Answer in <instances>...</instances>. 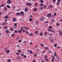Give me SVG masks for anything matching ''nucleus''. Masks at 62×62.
Here are the masks:
<instances>
[{
  "label": "nucleus",
  "mask_w": 62,
  "mask_h": 62,
  "mask_svg": "<svg viewBox=\"0 0 62 62\" xmlns=\"http://www.w3.org/2000/svg\"><path fill=\"white\" fill-rule=\"evenodd\" d=\"M26 6H31V5H32V4L31 3H27L26 4Z\"/></svg>",
  "instance_id": "nucleus-1"
},
{
  "label": "nucleus",
  "mask_w": 62,
  "mask_h": 62,
  "mask_svg": "<svg viewBox=\"0 0 62 62\" xmlns=\"http://www.w3.org/2000/svg\"><path fill=\"white\" fill-rule=\"evenodd\" d=\"M13 21L14 22L16 21H17V19L15 18H13L12 19Z\"/></svg>",
  "instance_id": "nucleus-2"
},
{
  "label": "nucleus",
  "mask_w": 62,
  "mask_h": 62,
  "mask_svg": "<svg viewBox=\"0 0 62 62\" xmlns=\"http://www.w3.org/2000/svg\"><path fill=\"white\" fill-rule=\"evenodd\" d=\"M54 56L56 57L57 58V54H56V52H54Z\"/></svg>",
  "instance_id": "nucleus-3"
},
{
  "label": "nucleus",
  "mask_w": 62,
  "mask_h": 62,
  "mask_svg": "<svg viewBox=\"0 0 62 62\" xmlns=\"http://www.w3.org/2000/svg\"><path fill=\"white\" fill-rule=\"evenodd\" d=\"M11 3V1H10V0H8L7 4H10V3Z\"/></svg>",
  "instance_id": "nucleus-4"
},
{
  "label": "nucleus",
  "mask_w": 62,
  "mask_h": 62,
  "mask_svg": "<svg viewBox=\"0 0 62 62\" xmlns=\"http://www.w3.org/2000/svg\"><path fill=\"white\" fill-rule=\"evenodd\" d=\"M51 15H52V14L51 13H49V14H48L47 16L48 17H50V16H51Z\"/></svg>",
  "instance_id": "nucleus-5"
},
{
  "label": "nucleus",
  "mask_w": 62,
  "mask_h": 62,
  "mask_svg": "<svg viewBox=\"0 0 62 62\" xmlns=\"http://www.w3.org/2000/svg\"><path fill=\"white\" fill-rule=\"evenodd\" d=\"M34 33H35V34H38V33H39V31H35Z\"/></svg>",
  "instance_id": "nucleus-6"
},
{
  "label": "nucleus",
  "mask_w": 62,
  "mask_h": 62,
  "mask_svg": "<svg viewBox=\"0 0 62 62\" xmlns=\"http://www.w3.org/2000/svg\"><path fill=\"white\" fill-rule=\"evenodd\" d=\"M9 52H10V50H9L7 51L6 53L7 54H8Z\"/></svg>",
  "instance_id": "nucleus-7"
},
{
  "label": "nucleus",
  "mask_w": 62,
  "mask_h": 62,
  "mask_svg": "<svg viewBox=\"0 0 62 62\" xmlns=\"http://www.w3.org/2000/svg\"><path fill=\"white\" fill-rule=\"evenodd\" d=\"M41 3H43V0H39Z\"/></svg>",
  "instance_id": "nucleus-8"
},
{
  "label": "nucleus",
  "mask_w": 62,
  "mask_h": 62,
  "mask_svg": "<svg viewBox=\"0 0 62 62\" xmlns=\"http://www.w3.org/2000/svg\"><path fill=\"white\" fill-rule=\"evenodd\" d=\"M24 28L26 30H28V29H29V28L26 27H24Z\"/></svg>",
  "instance_id": "nucleus-9"
},
{
  "label": "nucleus",
  "mask_w": 62,
  "mask_h": 62,
  "mask_svg": "<svg viewBox=\"0 0 62 62\" xmlns=\"http://www.w3.org/2000/svg\"><path fill=\"white\" fill-rule=\"evenodd\" d=\"M4 6H5V5H4L1 4L0 6V8H1V7H4Z\"/></svg>",
  "instance_id": "nucleus-10"
},
{
  "label": "nucleus",
  "mask_w": 62,
  "mask_h": 62,
  "mask_svg": "<svg viewBox=\"0 0 62 62\" xmlns=\"http://www.w3.org/2000/svg\"><path fill=\"white\" fill-rule=\"evenodd\" d=\"M40 45L41 46H42V47H44V44L42 43H41L40 44Z\"/></svg>",
  "instance_id": "nucleus-11"
},
{
  "label": "nucleus",
  "mask_w": 62,
  "mask_h": 62,
  "mask_svg": "<svg viewBox=\"0 0 62 62\" xmlns=\"http://www.w3.org/2000/svg\"><path fill=\"white\" fill-rule=\"evenodd\" d=\"M33 35V33H31L29 34L30 36H32Z\"/></svg>",
  "instance_id": "nucleus-12"
},
{
  "label": "nucleus",
  "mask_w": 62,
  "mask_h": 62,
  "mask_svg": "<svg viewBox=\"0 0 62 62\" xmlns=\"http://www.w3.org/2000/svg\"><path fill=\"white\" fill-rule=\"evenodd\" d=\"M4 17L5 18V19H8V17L7 16H5Z\"/></svg>",
  "instance_id": "nucleus-13"
},
{
  "label": "nucleus",
  "mask_w": 62,
  "mask_h": 62,
  "mask_svg": "<svg viewBox=\"0 0 62 62\" xmlns=\"http://www.w3.org/2000/svg\"><path fill=\"white\" fill-rule=\"evenodd\" d=\"M21 14L22 15H23L24 14V12H23V11H21Z\"/></svg>",
  "instance_id": "nucleus-14"
},
{
  "label": "nucleus",
  "mask_w": 62,
  "mask_h": 62,
  "mask_svg": "<svg viewBox=\"0 0 62 62\" xmlns=\"http://www.w3.org/2000/svg\"><path fill=\"white\" fill-rule=\"evenodd\" d=\"M4 27L5 29H8V27L7 26H4Z\"/></svg>",
  "instance_id": "nucleus-15"
},
{
  "label": "nucleus",
  "mask_w": 62,
  "mask_h": 62,
  "mask_svg": "<svg viewBox=\"0 0 62 62\" xmlns=\"http://www.w3.org/2000/svg\"><path fill=\"white\" fill-rule=\"evenodd\" d=\"M35 23L36 24H38V23H39V21H37L35 22Z\"/></svg>",
  "instance_id": "nucleus-16"
},
{
  "label": "nucleus",
  "mask_w": 62,
  "mask_h": 62,
  "mask_svg": "<svg viewBox=\"0 0 62 62\" xmlns=\"http://www.w3.org/2000/svg\"><path fill=\"white\" fill-rule=\"evenodd\" d=\"M14 32L15 33H17V32H18V31L17 30H16L14 31Z\"/></svg>",
  "instance_id": "nucleus-17"
},
{
  "label": "nucleus",
  "mask_w": 62,
  "mask_h": 62,
  "mask_svg": "<svg viewBox=\"0 0 62 62\" xmlns=\"http://www.w3.org/2000/svg\"><path fill=\"white\" fill-rule=\"evenodd\" d=\"M7 8H10V7L9 6V5H7Z\"/></svg>",
  "instance_id": "nucleus-18"
},
{
  "label": "nucleus",
  "mask_w": 62,
  "mask_h": 62,
  "mask_svg": "<svg viewBox=\"0 0 62 62\" xmlns=\"http://www.w3.org/2000/svg\"><path fill=\"white\" fill-rule=\"evenodd\" d=\"M34 11L35 12V11H37V8H34Z\"/></svg>",
  "instance_id": "nucleus-19"
},
{
  "label": "nucleus",
  "mask_w": 62,
  "mask_h": 62,
  "mask_svg": "<svg viewBox=\"0 0 62 62\" xmlns=\"http://www.w3.org/2000/svg\"><path fill=\"white\" fill-rule=\"evenodd\" d=\"M21 51H21V50H18V53H20V52H21Z\"/></svg>",
  "instance_id": "nucleus-20"
},
{
  "label": "nucleus",
  "mask_w": 62,
  "mask_h": 62,
  "mask_svg": "<svg viewBox=\"0 0 62 62\" xmlns=\"http://www.w3.org/2000/svg\"><path fill=\"white\" fill-rule=\"evenodd\" d=\"M40 36H42L43 35V33L41 32L40 34Z\"/></svg>",
  "instance_id": "nucleus-21"
},
{
  "label": "nucleus",
  "mask_w": 62,
  "mask_h": 62,
  "mask_svg": "<svg viewBox=\"0 0 62 62\" xmlns=\"http://www.w3.org/2000/svg\"><path fill=\"white\" fill-rule=\"evenodd\" d=\"M32 18H30L29 19V21L30 22H31L32 21Z\"/></svg>",
  "instance_id": "nucleus-22"
},
{
  "label": "nucleus",
  "mask_w": 62,
  "mask_h": 62,
  "mask_svg": "<svg viewBox=\"0 0 62 62\" xmlns=\"http://www.w3.org/2000/svg\"><path fill=\"white\" fill-rule=\"evenodd\" d=\"M40 6V7H42V6H43V4L42 3L41 4Z\"/></svg>",
  "instance_id": "nucleus-23"
},
{
  "label": "nucleus",
  "mask_w": 62,
  "mask_h": 62,
  "mask_svg": "<svg viewBox=\"0 0 62 62\" xmlns=\"http://www.w3.org/2000/svg\"><path fill=\"white\" fill-rule=\"evenodd\" d=\"M16 14L18 15H20V13H17Z\"/></svg>",
  "instance_id": "nucleus-24"
},
{
  "label": "nucleus",
  "mask_w": 62,
  "mask_h": 62,
  "mask_svg": "<svg viewBox=\"0 0 62 62\" xmlns=\"http://www.w3.org/2000/svg\"><path fill=\"white\" fill-rule=\"evenodd\" d=\"M5 32H6V33H8V32H9V31H8V30H7Z\"/></svg>",
  "instance_id": "nucleus-25"
},
{
  "label": "nucleus",
  "mask_w": 62,
  "mask_h": 62,
  "mask_svg": "<svg viewBox=\"0 0 62 62\" xmlns=\"http://www.w3.org/2000/svg\"><path fill=\"white\" fill-rule=\"evenodd\" d=\"M40 20L41 21H43L44 20L42 18H40Z\"/></svg>",
  "instance_id": "nucleus-26"
},
{
  "label": "nucleus",
  "mask_w": 62,
  "mask_h": 62,
  "mask_svg": "<svg viewBox=\"0 0 62 62\" xmlns=\"http://www.w3.org/2000/svg\"><path fill=\"white\" fill-rule=\"evenodd\" d=\"M18 32L19 33H22V31L20 30H19L18 31Z\"/></svg>",
  "instance_id": "nucleus-27"
},
{
  "label": "nucleus",
  "mask_w": 62,
  "mask_h": 62,
  "mask_svg": "<svg viewBox=\"0 0 62 62\" xmlns=\"http://www.w3.org/2000/svg\"><path fill=\"white\" fill-rule=\"evenodd\" d=\"M45 49H49V48L48 47H45Z\"/></svg>",
  "instance_id": "nucleus-28"
},
{
  "label": "nucleus",
  "mask_w": 62,
  "mask_h": 62,
  "mask_svg": "<svg viewBox=\"0 0 62 62\" xmlns=\"http://www.w3.org/2000/svg\"><path fill=\"white\" fill-rule=\"evenodd\" d=\"M37 5L38 3H35V4H34L35 6L36 7V6H37Z\"/></svg>",
  "instance_id": "nucleus-29"
},
{
  "label": "nucleus",
  "mask_w": 62,
  "mask_h": 62,
  "mask_svg": "<svg viewBox=\"0 0 62 62\" xmlns=\"http://www.w3.org/2000/svg\"><path fill=\"white\" fill-rule=\"evenodd\" d=\"M26 34H28V35L29 34V32L28 31H26Z\"/></svg>",
  "instance_id": "nucleus-30"
},
{
  "label": "nucleus",
  "mask_w": 62,
  "mask_h": 62,
  "mask_svg": "<svg viewBox=\"0 0 62 62\" xmlns=\"http://www.w3.org/2000/svg\"><path fill=\"white\" fill-rule=\"evenodd\" d=\"M30 53H31V54H33V53L32 52V50H30Z\"/></svg>",
  "instance_id": "nucleus-31"
},
{
  "label": "nucleus",
  "mask_w": 62,
  "mask_h": 62,
  "mask_svg": "<svg viewBox=\"0 0 62 62\" xmlns=\"http://www.w3.org/2000/svg\"><path fill=\"white\" fill-rule=\"evenodd\" d=\"M34 57H36V56H37V54H34Z\"/></svg>",
  "instance_id": "nucleus-32"
},
{
  "label": "nucleus",
  "mask_w": 62,
  "mask_h": 62,
  "mask_svg": "<svg viewBox=\"0 0 62 62\" xmlns=\"http://www.w3.org/2000/svg\"><path fill=\"white\" fill-rule=\"evenodd\" d=\"M15 34L14 33L13 34H12L11 36H12V37H13V36H14V35H15Z\"/></svg>",
  "instance_id": "nucleus-33"
},
{
  "label": "nucleus",
  "mask_w": 62,
  "mask_h": 62,
  "mask_svg": "<svg viewBox=\"0 0 62 62\" xmlns=\"http://www.w3.org/2000/svg\"><path fill=\"white\" fill-rule=\"evenodd\" d=\"M52 57L53 58H54V59H55V57H54L53 55H52Z\"/></svg>",
  "instance_id": "nucleus-34"
},
{
  "label": "nucleus",
  "mask_w": 62,
  "mask_h": 62,
  "mask_svg": "<svg viewBox=\"0 0 62 62\" xmlns=\"http://www.w3.org/2000/svg\"><path fill=\"white\" fill-rule=\"evenodd\" d=\"M59 3L58 2H57L56 3V5H59Z\"/></svg>",
  "instance_id": "nucleus-35"
},
{
  "label": "nucleus",
  "mask_w": 62,
  "mask_h": 62,
  "mask_svg": "<svg viewBox=\"0 0 62 62\" xmlns=\"http://www.w3.org/2000/svg\"><path fill=\"white\" fill-rule=\"evenodd\" d=\"M57 45V44H55L54 45V47H56V46Z\"/></svg>",
  "instance_id": "nucleus-36"
},
{
  "label": "nucleus",
  "mask_w": 62,
  "mask_h": 62,
  "mask_svg": "<svg viewBox=\"0 0 62 62\" xmlns=\"http://www.w3.org/2000/svg\"><path fill=\"white\" fill-rule=\"evenodd\" d=\"M8 62H11V60H10V59H9L8 60Z\"/></svg>",
  "instance_id": "nucleus-37"
},
{
  "label": "nucleus",
  "mask_w": 62,
  "mask_h": 62,
  "mask_svg": "<svg viewBox=\"0 0 62 62\" xmlns=\"http://www.w3.org/2000/svg\"><path fill=\"white\" fill-rule=\"evenodd\" d=\"M60 25H59V24H58V23H56V25H57V26H59Z\"/></svg>",
  "instance_id": "nucleus-38"
},
{
  "label": "nucleus",
  "mask_w": 62,
  "mask_h": 62,
  "mask_svg": "<svg viewBox=\"0 0 62 62\" xmlns=\"http://www.w3.org/2000/svg\"><path fill=\"white\" fill-rule=\"evenodd\" d=\"M13 28H12L11 29V31H13Z\"/></svg>",
  "instance_id": "nucleus-39"
},
{
  "label": "nucleus",
  "mask_w": 62,
  "mask_h": 62,
  "mask_svg": "<svg viewBox=\"0 0 62 62\" xmlns=\"http://www.w3.org/2000/svg\"><path fill=\"white\" fill-rule=\"evenodd\" d=\"M56 13L55 12L54 13V16H56Z\"/></svg>",
  "instance_id": "nucleus-40"
},
{
  "label": "nucleus",
  "mask_w": 62,
  "mask_h": 62,
  "mask_svg": "<svg viewBox=\"0 0 62 62\" xmlns=\"http://www.w3.org/2000/svg\"><path fill=\"white\" fill-rule=\"evenodd\" d=\"M49 7L50 8H52V7H53V6L52 5H50L49 6Z\"/></svg>",
  "instance_id": "nucleus-41"
},
{
  "label": "nucleus",
  "mask_w": 62,
  "mask_h": 62,
  "mask_svg": "<svg viewBox=\"0 0 62 62\" xmlns=\"http://www.w3.org/2000/svg\"><path fill=\"white\" fill-rule=\"evenodd\" d=\"M23 30V28H22L20 30V31H22Z\"/></svg>",
  "instance_id": "nucleus-42"
},
{
  "label": "nucleus",
  "mask_w": 62,
  "mask_h": 62,
  "mask_svg": "<svg viewBox=\"0 0 62 62\" xmlns=\"http://www.w3.org/2000/svg\"><path fill=\"white\" fill-rule=\"evenodd\" d=\"M61 1V0H57V2L58 3H59Z\"/></svg>",
  "instance_id": "nucleus-43"
},
{
  "label": "nucleus",
  "mask_w": 62,
  "mask_h": 62,
  "mask_svg": "<svg viewBox=\"0 0 62 62\" xmlns=\"http://www.w3.org/2000/svg\"><path fill=\"white\" fill-rule=\"evenodd\" d=\"M47 55H45V58H47Z\"/></svg>",
  "instance_id": "nucleus-44"
},
{
  "label": "nucleus",
  "mask_w": 62,
  "mask_h": 62,
  "mask_svg": "<svg viewBox=\"0 0 62 62\" xmlns=\"http://www.w3.org/2000/svg\"><path fill=\"white\" fill-rule=\"evenodd\" d=\"M54 39H52V40H51V42H53L54 41Z\"/></svg>",
  "instance_id": "nucleus-45"
},
{
  "label": "nucleus",
  "mask_w": 62,
  "mask_h": 62,
  "mask_svg": "<svg viewBox=\"0 0 62 62\" xmlns=\"http://www.w3.org/2000/svg\"><path fill=\"white\" fill-rule=\"evenodd\" d=\"M59 48H60V46H58L57 47V49H59Z\"/></svg>",
  "instance_id": "nucleus-46"
},
{
  "label": "nucleus",
  "mask_w": 62,
  "mask_h": 62,
  "mask_svg": "<svg viewBox=\"0 0 62 62\" xmlns=\"http://www.w3.org/2000/svg\"><path fill=\"white\" fill-rule=\"evenodd\" d=\"M59 34L60 35H62V32H61L59 33Z\"/></svg>",
  "instance_id": "nucleus-47"
},
{
  "label": "nucleus",
  "mask_w": 62,
  "mask_h": 62,
  "mask_svg": "<svg viewBox=\"0 0 62 62\" xmlns=\"http://www.w3.org/2000/svg\"><path fill=\"white\" fill-rule=\"evenodd\" d=\"M51 31L52 32H53V33H55V32L53 30H51Z\"/></svg>",
  "instance_id": "nucleus-48"
},
{
  "label": "nucleus",
  "mask_w": 62,
  "mask_h": 62,
  "mask_svg": "<svg viewBox=\"0 0 62 62\" xmlns=\"http://www.w3.org/2000/svg\"><path fill=\"white\" fill-rule=\"evenodd\" d=\"M45 61H48V59H45Z\"/></svg>",
  "instance_id": "nucleus-49"
},
{
  "label": "nucleus",
  "mask_w": 62,
  "mask_h": 62,
  "mask_svg": "<svg viewBox=\"0 0 62 62\" xmlns=\"http://www.w3.org/2000/svg\"><path fill=\"white\" fill-rule=\"evenodd\" d=\"M7 8H6V7H5L4 9L5 10H7Z\"/></svg>",
  "instance_id": "nucleus-50"
},
{
  "label": "nucleus",
  "mask_w": 62,
  "mask_h": 62,
  "mask_svg": "<svg viewBox=\"0 0 62 62\" xmlns=\"http://www.w3.org/2000/svg\"><path fill=\"white\" fill-rule=\"evenodd\" d=\"M26 11H27V8H25V11L26 12Z\"/></svg>",
  "instance_id": "nucleus-51"
},
{
  "label": "nucleus",
  "mask_w": 62,
  "mask_h": 62,
  "mask_svg": "<svg viewBox=\"0 0 62 62\" xmlns=\"http://www.w3.org/2000/svg\"><path fill=\"white\" fill-rule=\"evenodd\" d=\"M43 8V7H41L40 8V9H42Z\"/></svg>",
  "instance_id": "nucleus-52"
},
{
  "label": "nucleus",
  "mask_w": 62,
  "mask_h": 62,
  "mask_svg": "<svg viewBox=\"0 0 62 62\" xmlns=\"http://www.w3.org/2000/svg\"><path fill=\"white\" fill-rule=\"evenodd\" d=\"M49 28H52V26H49Z\"/></svg>",
  "instance_id": "nucleus-53"
},
{
  "label": "nucleus",
  "mask_w": 62,
  "mask_h": 62,
  "mask_svg": "<svg viewBox=\"0 0 62 62\" xmlns=\"http://www.w3.org/2000/svg\"><path fill=\"white\" fill-rule=\"evenodd\" d=\"M38 45H36L35 47V48H38Z\"/></svg>",
  "instance_id": "nucleus-54"
},
{
  "label": "nucleus",
  "mask_w": 62,
  "mask_h": 62,
  "mask_svg": "<svg viewBox=\"0 0 62 62\" xmlns=\"http://www.w3.org/2000/svg\"><path fill=\"white\" fill-rule=\"evenodd\" d=\"M17 59H21V58L20 57H17Z\"/></svg>",
  "instance_id": "nucleus-55"
},
{
  "label": "nucleus",
  "mask_w": 62,
  "mask_h": 62,
  "mask_svg": "<svg viewBox=\"0 0 62 62\" xmlns=\"http://www.w3.org/2000/svg\"><path fill=\"white\" fill-rule=\"evenodd\" d=\"M13 9H15V6H13Z\"/></svg>",
  "instance_id": "nucleus-56"
},
{
  "label": "nucleus",
  "mask_w": 62,
  "mask_h": 62,
  "mask_svg": "<svg viewBox=\"0 0 62 62\" xmlns=\"http://www.w3.org/2000/svg\"><path fill=\"white\" fill-rule=\"evenodd\" d=\"M47 32H45V34H44L45 35H47Z\"/></svg>",
  "instance_id": "nucleus-57"
},
{
  "label": "nucleus",
  "mask_w": 62,
  "mask_h": 62,
  "mask_svg": "<svg viewBox=\"0 0 62 62\" xmlns=\"http://www.w3.org/2000/svg\"><path fill=\"white\" fill-rule=\"evenodd\" d=\"M19 39V36H17L16 38L17 39Z\"/></svg>",
  "instance_id": "nucleus-58"
},
{
  "label": "nucleus",
  "mask_w": 62,
  "mask_h": 62,
  "mask_svg": "<svg viewBox=\"0 0 62 62\" xmlns=\"http://www.w3.org/2000/svg\"><path fill=\"white\" fill-rule=\"evenodd\" d=\"M48 52L49 53H51V51H50V50H49L48 51Z\"/></svg>",
  "instance_id": "nucleus-59"
},
{
  "label": "nucleus",
  "mask_w": 62,
  "mask_h": 62,
  "mask_svg": "<svg viewBox=\"0 0 62 62\" xmlns=\"http://www.w3.org/2000/svg\"><path fill=\"white\" fill-rule=\"evenodd\" d=\"M24 58H26V55H24Z\"/></svg>",
  "instance_id": "nucleus-60"
},
{
  "label": "nucleus",
  "mask_w": 62,
  "mask_h": 62,
  "mask_svg": "<svg viewBox=\"0 0 62 62\" xmlns=\"http://www.w3.org/2000/svg\"><path fill=\"white\" fill-rule=\"evenodd\" d=\"M53 1L54 2H55L56 0H53Z\"/></svg>",
  "instance_id": "nucleus-61"
},
{
  "label": "nucleus",
  "mask_w": 62,
  "mask_h": 62,
  "mask_svg": "<svg viewBox=\"0 0 62 62\" xmlns=\"http://www.w3.org/2000/svg\"><path fill=\"white\" fill-rule=\"evenodd\" d=\"M54 61V59H53L52 60V62H53Z\"/></svg>",
  "instance_id": "nucleus-62"
},
{
  "label": "nucleus",
  "mask_w": 62,
  "mask_h": 62,
  "mask_svg": "<svg viewBox=\"0 0 62 62\" xmlns=\"http://www.w3.org/2000/svg\"><path fill=\"white\" fill-rule=\"evenodd\" d=\"M22 56H24V54H21Z\"/></svg>",
  "instance_id": "nucleus-63"
},
{
  "label": "nucleus",
  "mask_w": 62,
  "mask_h": 62,
  "mask_svg": "<svg viewBox=\"0 0 62 62\" xmlns=\"http://www.w3.org/2000/svg\"><path fill=\"white\" fill-rule=\"evenodd\" d=\"M42 19H45V18L44 17V16H43L42 17Z\"/></svg>",
  "instance_id": "nucleus-64"
}]
</instances>
